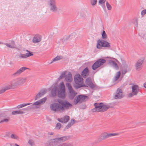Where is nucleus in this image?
<instances>
[{
    "label": "nucleus",
    "mask_w": 146,
    "mask_h": 146,
    "mask_svg": "<svg viewBox=\"0 0 146 146\" xmlns=\"http://www.w3.org/2000/svg\"><path fill=\"white\" fill-rule=\"evenodd\" d=\"M26 51L27 52L25 54L20 53L18 55L17 58L19 60L21 61L23 59L26 58L33 55V54L32 52L27 50H26Z\"/></svg>",
    "instance_id": "obj_14"
},
{
    "label": "nucleus",
    "mask_w": 146,
    "mask_h": 146,
    "mask_svg": "<svg viewBox=\"0 0 146 146\" xmlns=\"http://www.w3.org/2000/svg\"><path fill=\"white\" fill-rule=\"evenodd\" d=\"M0 44H3V43L0 41Z\"/></svg>",
    "instance_id": "obj_55"
},
{
    "label": "nucleus",
    "mask_w": 146,
    "mask_h": 146,
    "mask_svg": "<svg viewBox=\"0 0 146 146\" xmlns=\"http://www.w3.org/2000/svg\"><path fill=\"white\" fill-rule=\"evenodd\" d=\"M50 110L55 112H62V109L63 108L61 106L60 104L59 103H54L51 104L50 105Z\"/></svg>",
    "instance_id": "obj_9"
},
{
    "label": "nucleus",
    "mask_w": 146,
    "mask_h": 146,
    "mask_svg": "<svg viewBox=\"0 0 146 146\" xmlns=\"http://www.w3.org/2000/svg\"><path fill=\"white\" fill-rule=\"evenodd\" d=\"M58 102L60 104L61 106H62L63 108V109L61 110L62 112L64 111L65 110L68 109L72 106V105L67 100H58Z\"/></svg>",
    "instance_id": "obj_8"
},
{
    "label": "nucleus",
    "mask_w": 146,
    "mask_h": 146,
    "mask_svg": "<svg viewBox=\"0 0 146 146\" xmlns=\"http://www.w3.org/2000/svg\"><path fill=\"white\" fill-rule=\"evenodd\" d=\"M143 86L145 88H146V82L144 84Z\"/></svg>",
    "instance_id": "obj_54"
},
{
    "label": "nucleus",
    "mask_w": 146,
    "mask_h": 146,
    "mask_svg": "<svg viewBox=\"0 0 146 146\" xmlns=\"http://www.w3.org/2000/svg\"><path fill=\"white\" fill-rule=\"evenodd\" d=\"M121 75V72L120 71H119L117 72L115 75V76L114 78V80L115 81H116L118 80L120 76Z\"/></svg>",
    "instance_id": "obj_36"
},
{
    "label": "nucleus",
    "mask_w": 146,
    "mask_h": 146,
    "mask_svg": "<svg viewBox=\"0 0 146 146\" xmlns=\"http://www.w3.org/2000/svg\"><path fill=\"white\" fill-rule=\"evenodd\" d=\"M85 82L86 84L92 89L94 88L96 86V84L92 82L91 79L90 77H88L86 79Z\"/></svg>",
    "instance_id": "obj_19"
},
{
    "label": "nucleus",
    "mask_w": 146,
    "mask_h": 146,
    "mask_svg": "<svg viewBox=\"0 0 146 146\" xmlns=\"http://www.w3.org/2000/svg\"><path fill=\"white\" fill-rule=\"evenodd\" d=\"M90 2L91 5L92 6L95 5L97 3V0H90Z\"/></svg>",
    "instance_id": "obj_44"
},
{
    "label": "nucleus",
    "mask_w": 146,
    "mask_h": 146,
    "mask_svg": "<svg viewBox=\"0 0 146 146\" xmlns=\"http://www.w3.org/2000/svg\"><path fill=\"white\" fill-rule=\"evenodd\" d=\"M10 89L13 88L9 82L7 86L5 87L2 88L0 90V94H1L3 93L4 92H5L6 90Z\"/></svg>",
    "instance_id": "obj_23"
},
{
    "label": "nucleus",
    "mask_w": 146,
    "mask_h": 146,
    "mask_svg": "<svg viewBox=\"0 0 146 146\" xmlns=\"http://www.w3.org/2000/svg\"><path fill=\"white\" fill-rule=\"evenodd\" d=\"M31 103H27V104H21L17 106L16 107V108L17 109H20L22 108L23 107H24L25 106H27L31 104Z\"/></svg>",
    "instance_id": "obj_34"
},
{
    "label": "nucleus",
    "mask_w": 146,
    "mask_h": 146,
    "mask_svg": "<svg viewBox=\"0 0 146 146\" xmlns=\"http://www.w3.org/2000/svg\"><path fill=\"white\" fill-rule=\"evenodd\" d=\"M89 72L88 68L86 67L82 72L81 75L83 78H86L89 76Z\"/></svg>",
    "instance_id": "obj_22"
},
{
    "label": "nucleus",
    "mask_w": 146,
    "mask_h": 146,
    "mask_svg": "<svg viewBox=\"0 0 146 146\" xmlns=\"http://www.w3.org/2000/svg\"><path fill=\"white\" fill-rule=\"evenodd\" d=\"M28 143L31 146H33L34 145V143L33 140L30 139L28 141Z\"/></svg>",
    "instance_id": "obj_43"
},
{
    "label": "nucleus",
    "mask_w": 146,
    "mask_h": 146,
    "mask_svg": "<svg viewBox=\"0 0 146 146\" xmlns=\"http://www.w3.org/2000/svg\"><path fill=\"white\" fill-rule=\"evenodd\" d=\"M23 110H26V108H24L23 109Z\"/></svg>",
    "instance_id": "obj_56"
},
{
    "label": "nucleus",
    "mask_w": 146,
    "mask_h": 146,
    "mask_svg": "<svg viewBox=\"0 0 146 146\" xmlns=\"http://www.w3.org/2000/svg\"><path fill=\"white\" fill-rule=\"evenodd\" d=\"M146 14V9H144L143 10L141 13V14L142 17Z\"/></svg>",
    "instance_id": "obj_47"
},
{
    "label": "nucleus",
    "mask_w": 146,
    "mask_h": 146,
    "mask_svg": "<svg viewBox=\"0 0 146 146\" xmlns=\"http://www.w3.org/2000/svg\"><path fill=\"white\" fill-rule=\"evenodd\" d=\"M31 108H32L33 107H31Z\"/></svg>",
    "instance_id": "obj_58"
},
{
    "label": "nucleus",
    "mask_w": 146,
    "mask_h": 146,
    "mask_svg": "<svg viewBox=\"0 0 146 146\" xmlns=\"http://www.w3.org/2000/svg\"><path fill=\"white\" fill-rule=\"evenodd\" d=\"M57 90V88L56 86H54L51 90V94L52 96H56Z\"/></svg>",
    "instance_id": "obj_29"
},
{
    "label": "nucleus",
    "mask_w": 146,
    "mask_h": 146,
    "mask_svg": "<svg viewBox=\"0 0 146 146\" xmlns=\"http://www.w3.org/2000/svg\"><path fill=\"white\" fill-rule=\"evenodd\" d=\"M127 72V69H124L122 70V74L124 75V74Z\"/></svg>",
    "instance_id": "obj_49"
},
{
    "label": "nucleus",
    "mask_w": 146,
    "mask_h": 146,
    "mask_svg": "<svg viewBox=\"0 0 146 146\" xmlns=\"http://www.w3.org/2000/svg\"><path fill=\"white\" fill-rule=\"evenodd\" d=\"M109 62L110 64L116 70L118 69L119 66L114 61L112 60H109Z\"/></svg>",
    "instance_id": "obj_27"
},
{
    "label": "nucleus",
    "mask_w": 146,
    "mask_h": 146,
    "mask_svg": "<svg viewBox=\"0 0 146 146\" xmlns=\"http://www.w3.org/2000/svg\"><path fill=\"white\" fill-rule=\"evenodd\" d=\"M61 127V124L60 123H58L56 125L55 128L57 129H59Z\"/></svg>",
    "instance_id": "obj_42"
},
{
    "label": "nucleus",
    "mask_w": 146,
    "mask_h": 146,
    "mask_svg": "<svg viewBox=\"0 0 146 146\" xmlns=\"http://www.w3.org/2000/svg\"><path fill=\"white\" fill-rule=\"evenodd\" d=\"M65 80L67 82H71L72 80V75L70 72H69L67 75L65 76Z\"/></svg>",
    "instance_id": "obj_26"
},
{
    "label": "nucleus",
    "mask_w": 146,
    "mask_h": 146,
    "mask_svg": "<svg viewBox=\"0 0 146 146\" xmlns=\"http://www.w3.org/2000/svg\"><path fill=\"white\" fill-rule=\"evenodd\" d=\"M24 112L22 110H16L12 112V114L13 115H15L19 114H23Z\"/></svg>",
    "instance_id": "obj_32"
},
{
    "label": "nucleus",
    "mask_w": 146,
    "mask_h": 146,
    "mask_svg": "<svg viewBox=\"0 0 146 146\" xmlns=\"http://www.w3.org/2000/svg\"><path fill=\"white\" fill-rule=\"evenodd\" d=\"M27 80L26 77H19L13 80L10 83L12 88L13 89L18 86H23Z\"/></svg>",
    "instance_id": "obj_2"
},
{
    "label": "nucleus",
    "mask_w": 146,
    "mask_h": 146,
    "mask_svg": "<svg viewBox=\"0 0 146 146\" xmlns=\"http://www.w3.org/2000/svg\"><path fill=\"white\" fill-rule=\"evenodd\" d=\"M47 92V90L44 89L40 91L36 96L35 100H37L44 95Z\"/></svg>",
    "instance_id": "obj_21"
},
{
    "label": "nucleus",
    "mask_w": 146,
    "mask_h": 146,
    "mask_svg": "<svg viewBox=\"0 0 146 146\" xmlns=\"http://www.w3.org/2000/svg\"><path fill=\"white\" fill-rule=\"evenodd\" d=\"M106 0H100L99 2V4H104Z\"/></svg>",
    "instance_id": "obj_48"
},
{
    "label": "nucleus",
    "mask_w": 146,
    "mask_h": 146,
    "mask_svg": "<svg viewBox=\"0 0 146 146\" xmlns=\"http://www.w3.org/2000/svg\"><path fill=\"white\" fill-rule=\"evenodd\" d=\"M66 71H64L61 74V75L58 78V80H59L62 79L65 76V75L66 74Z\"/></svg>",
    "instance_id": "obj_39"
},
{
    "label": "nucleus",
    "mask_w": 146,
    "mask_h": 146,
    "mask_svg": "<svg viewBox=\"0 0 146 146\" xmlns=\"http://www.w3.org/2000/svg\"><path fill=\"white\" fill-rule=\"evenodd\" d=\"M83 79L79 74H76L74 76V81L76 83L74 87L78 89L82 87L87 86L83 83Z\"/></svg>",
    "instance_id": "obj_4"
},
{
    "label": "nucleus",
    "mask_w": 146,
    "mask_h": 146,
    "mask_svg": "<svg viewBox=\"0 0 146 146\" xmlns=\"http://www.w3.org/2000/svg\"><path fill=\"white\" fill-rule=\"evenodd\" d=\"M46 97L34 103L33 106H40L44 104L47 100Z\"/></svg>",
    "instance_id": "obj_20"
},
{
    "label": "nucleus",
    "mask_w": 146,
    "mask_h": 146,
    "mask_svg": "<svg viewBox=\"0 0 146 146\" xmlns=\"http://www.w3.org/2000/svg\"><path fill=\"white\" fill-rule=\"evenodd\" d=\"M123 68L124 69H127L128 68V65L125 63V61L123 62Z\"/></svg>",
    "instance_id": "obj_41"
},
{
    "label": "nucleus",
    "mask_w": 146,
    "mask_h": 146,
    "mask_svg": "<svg viewBox=\"0 0 146 146\" xmlns=\"http://www.w3.org/2000/svg\"><path fill=\"white\" fill-rule=\"evenodd\" d=\"M80 14V16L83 17L85 18L86 17V15L85 13L83 11H81Z\"/></svg>",
    "instance_id": "obj_45"
},
{
    "label": "nucleus",
    "mask_w": 146,
    "mask_h": 146,
    "mask_svg": "<svg viewBox=\"0 0 146 146\" xmlns=\"http://www.w3.org/2000/svg\"><path fill=\"white\" fill-rule=\"evenodd\" d=\"M123 97L122 90L118 88L116 92V93L114 96V98L115 99H120Z\"/></svg>",
    "instance_id": "obj_15"
},
{
    "label": "nucleus",
    "mask_w": 146,
    "mask_h": 146,
    "mask_svg": "<svg viewBox=\"0 0 146 146\" xmlns=\"http://www.w3.org/2000/svg\"><path fill=\"white\" fill-rule=\"evenodd\" d=\"M101 4V6H102V8H103V9H104V11H106V7L104 3L103 4Z\"/></svg>",
    "instance_id": "obj_50"
},
{
    "label": "nucleus",
    "mask_w": 146,
    "mask_h": 146,
    "mask_svg": "<svg viewBox=\"0 0 146 146\" xmlns=\"http://www.w3.org/2000/svg\"><path fill=\"white\" fill-rule=\"evenodd\" d=\"M41 40V36L39 35H35L33 39V42L35 43H37L39 42Z\"/></svg>",
    "instance_id": "obj_24"
},
{
    "label": "nucleus",
    "mask_w": 146,
    "mask_h": 146,
    "mask_svg": "<svg viewBox=\"0 0 146 146\" xmlns=\"http://www.w3.org/2000/svg\"><path fill=\"white\" fill-rule=\"evenodd\" d=\"M110 46V43L106 41L99 40L97 42V47L100 48L102 47L109 48Z\"/></svg>",
    "instance_id": "obj_13"
},
{
    "label": "nucleus",
    "mask_w": 146,
    "mask_h": 146,
    "mask_svg": "<svg viewBox=\"0 0 146 146\" xmlns=\"http://www.w3.org/2000/svg\"><path fill=\"white\" fill-rule=\"evenodd\" d=\"M131 84L132 85L131 86V92L128 94V96L129 98L137 95L140 90L139 87L137 85L134 84L133 83L130 84V85Z\"/></svg>",
    "instance_id": "obj_6"
},
{
    "label": "nucleus",
    "mask_w": 146,
    "mask_h": 146,
    "mask_svg": "<svg viewBox=\"0 0 146 146\" xmlns=\"http://www.w3.org/2000/svg\"><path fill=\"white\" fill-rule=\"evenodd\" d=\"M106 5L107 8L108 10H111L112 9L111 6L107 1L106 2Z\"/></svg>",
    "instance_id": "obj_40"
},
{
    "label": "nucleus",
    "mask_w": 146,
    "mask_h": 146,
    "mask_svg": "<svg viewBox=\"0 0 146 146\" xmlns=\"http://www.w3.org/2000/svg\"><path fill=\"white\" fill-rule=\"evenodd\" d=\"M58 120L62 123H66L69 120V117L68 116H65L61 118H58Z\"/></svg>",
    "instance_id": "obj_25"
},
{
    "label": "nucleus",
    "mask_w": 146,
    "mask_h": 146,
    "mask_svg": "<svg viewBox=\"0 0 146 146\" xmlns=\"http://www.w3.org/2000/svg\"><path fill=\"white\" fill-rule=\"evenodd\" d=\"M66 86L68 87L69 92V97L70 99H73L77 94L72 87L71 84L69 83H66Z\"/></svg>",
    "instance_id": "obj_12"
},
{
    "label": "nucleus",
    "mask_w": 146,
    "mask_h": 146,
    "mask_svg": "<svg viewBox=\"0 0 146 146\" xmlns=\"http://www.w3.org/2000/svg\"><path fill=\"white\" fill-rule=\"evenodd\" d=\"M69 138V136H66L51 139L48 141V143H46V146H54L62 142L68 140Z\"/></svg>",
    "instance_id": "obj_1"
},
{
    "label": "nucleus",
    "mask_w": 146,
    "mask_h": 146,
    "mask_svg": "<svg viewBox=\"0 0 146 146\" xmlns=\"http://www.w3.org/2000/svg\"><path fill=\"white\" fill-rule=\"evenodd\" d=\"M29 69V68L25 67H23L20 68L14 73L12 74L13 76H17L20 75L22 73L26 70Z\"/></svg>",
    "instance_id": "obj_16"
},
{
    "label": "nucleus",
    "mask_w": 146,
    "mask_h": 146,
    "mask_svg": "<svg viewBox=\"0 0 146 146\" xmlns=\"http://www.w3.org/2000/svg\"><path fill=\"white\" fill-rule=\"evenodd\" d=\"M12 44L10 45L9 44L7 43H3L4 44L6 45L9 48H15V47L14 46L15 42L13 41H12L11 42Z\"/></svg>",
    "instance_id": "obj_33"
},
{
    "label": "nucleus",
    "mask_w": 146,
    "mask_h": 146,
    "mask_svg": "<svg viewBox=\"0 0 146 146\" xmlns=\"http://www.w3.org/2000/svg\"><path fill=\"white\" fill-rule=\"evenodd\" d=\"M106 62V60L105 59H99L93 64L92 68L93 70H95Z\"/></svg>",
    "instance_id": "obj_11"
},
{
    "label": "nucleus",
    "mask_w": 146,
    "mask_h": 146,
    "mask_svg": "<svg viewBox=\"0 0 146 146\" xmlns=\"http://www.w3.org/2000/svg\"><path fill=\"white\" fill-rule=\"evenodd\" d=\"M135 22H134V24L135 23H136V26L137 27V25H138V23H137V19H135Z\"/></svg>",
    "instance_id": "obj_53"
},
{
    "label": "nucleus",
    "mask_w": 146,
    "mask_h": 146,
    "mask_svg": "<svg viewBox=\"0 0 146 146\" xmlns=\"http://www.w3.org/2000/svg\"><path fill=\"white\" fill-rule=\"evenodd\" d=\"M6 135L7 137L11 139L17 140H18L19 139V137L16 134L13 132H8L7 133Z\"/></svg>",
    "instance_id": "obj_17"
},
{
    "label": "nucleus",
    "mask_w": 146,
    "mask_h": 146,
    "mask_svg": "<svg viewBox=\"0 0 146 146\" xmlns=\"http://www.w3.org/2000/svg\"><path fill=\"white\" fill-rule=\"evenodd\" d=\"M48 4L50 11L54 13L58 11V8L56 4V0H48Z\"/></svg>",
    "instance_id": "obj_7"
},
{
    "label": "nucleus",
    "mask_w": 146,
    "mask_h": 146,
    "mask_svg": "<svg viewBox=\"0 0 146 146\" xmlns=\"http://www.w3.org/2000/svg\"><path fill=\"white\" fill-rule=\"evenodd\" d=\"M9 118L5 119L2 120L0 122L1 123H3L4 122H7L9 121Z\"/></svg>",
    "instance_id": "obj_46"
},
{
    "label": "nucleus",
    "mask_w": 146,
    "mask_h": 146,
    "mask_svg": "<svg viewBox=\"0 0 146 146\" xmlns=\"http://www.w3.org/2000/svg\"><path fill=\"white\" fill-rule=\"evenodd\" d=\"M54 134V133L52 132H49L48 133V135H53Z\"/></svg>",
    "instance_id": "obj_51"
},
{
    "label": "nucleus",
    "mask_w": 146,
    "mask_h": 146,
    "mask_svg": "<svg viewBox=\"0 0 146 146\" xmlns=\"http://www.w3.org/2000/svg\"><path fill=\"white\" fill-rule=\"evenodd\" d=\"M94 105L95 108L92 110L93 112H104L107 110L110 107L108 105H105L103 103H95Z\"/></svg>",
    "instance_id": "obj_3"
},
{
    "label": "nucleus",
    "mask_w": 146,
    "mask_h": 146,
    "mask_svg": "<svg viewBox=\"0 0 146 146\" xmlns=\"http://www.w3.org/2000/svg\"><path fill=\"white\" fill-rule=\"evenodd\" d=\"M74 120H71L70 123H69L68 125L65 127V129H67L70 127L74 123Z\"/></svg>",
    "instance_id": "obj_35"
},
{
    "label": "nucleus",
    "mask_w": 146,
    "mask_h": 146,
    "mask_svg": "<svg viewBox=\"0 0 146 146\" xmlns=\"http://www.w3.org/2000/svg\"><path fill=\"white\" fill-rule=\"evenodd\" d=\"M102 39H106L107 38V35L104 30H103V32L102 33Z\"/></svg>",
    "instance_id": "obj_38"
},
{
    "label": "nucleus",
    "mask_w": 146,
    "mask_h": 146,
    "mask_svg": "<svg viewBox=\"0 0 146 146\" xmlns=\"http://www.w3.org/2000/svg\"><path fill=\"white\" fill-rule=\"evenodd\" d=\"M63 58V56H57L54 58L52 60L50 63V64H52L53 62L58 61Z\"/></svg>",
    "instance_id": "obj_30"
},
{
    "label": "nucleus",
    "mask_w": 146,
    "mask_h": 146,
    "mask_svg": "<svg viewBox=\"0 0 146 146\" xmlns=\"http://www.w3.org/2000/svg\"><path fill=\"white\" fill-rule=\"evenodd\" d=\"M58 91L65 90V86L63 82L60 83L58 86Z\"/></svg>",
    "instance_id": "obj_31"
},
{
    "label": "nucleus",
    "mask_w": 146,
    "mask_h": 146,
    "mask_svg": "<svg viewBox=\"0 0 146 146\" xmlns=\"http://www.w3.org/2000/svg\"><path fill=\"white\" fill-rule=\"evenodd\" d=\"M10 145H11V144H10Z\"/></svg>",
    "instance_id": "obj_57"
},
{
    "label": "nucleus",
    "mask_w": 146,
    "mask_h": 146,
    "mask_svg": "<svg viewBox=\"0 0 146 146\" xmlns=\"http://www.w3.org/2000/svg\"><path fill=\"white\" fill-rule=\"evenodd\" d=\"M57 146H73V145L72 143L68 142L60 144Z\"/></svg>",
    "instance_id": "obj_37"
},
{
    "label": "nucleus",
    "mask_w": 146,
    "mask_h": 146,
    "mask_svg": "<svg viewBox=\"0 0 146 146\" xmlns=\"http://www.w3.org/2000/svg\"><path fill=\"white\" fill-rule=\"evenodd\" d=\"M144 61L143 58L139 59L135 64L136 69L137 70H140L141 69L142 64Z\"/></svg>",
    "instance_id": "obj_18"
},
{
    "label": "nucleus",
    "mask_w": 146,
    "mask_h": 146,
    "mask_svg": "<svg viewBox=\"0 0 146 146\" xmlns=\"http://www.w3.org/2000/svg\"><path fill=\"white\" fill-rule=\"evenodd\" d=\"M119 134L118 133H109L107 132H104L101 134L98 138V140L99 142H100L108 138L117 136Z\"/></svg>",
    "instance_id": "obj_5"
},
{
    "label": "nucleus",
    "mask_w": 146,
    "mask_h": 146,
    "mask_svg": "<svg viewBox=\"0 0 146 146\" xmlns=\"http://www.w3.org/2000/svg\"><path fill=\"white\" fill-rule=\"evenodd\" d=\"M9 64L10 65L12 66L14 65V63L12 61H10L9 62Z\"/></svg>",
    "instance_id": "obj_52"
},
{
    "label": "nucleus",
    "mask_w": 146,
    "mask_h": 146,
    "mask_svg": "<svg viewBox=\"0 0 146 146\" xmlns=\"http://www.w3.org/2000/svg\"><path fill=\"white\" fill-rule=\"evenodd\" d=\"M87 96L85 95H79L77 96L74 99V104L76 105L77 104L80 103L85 101V100L88 98Z\"/></svg>",
    "instance_id": "obj_10"
},
{
    "label": "nucleus",
    "mask_w": 146,
    "mask_h": 146,
    "mask_svg": "<svg viewBox=\"0 0 146 146\" xmlns=\"http://www.w3.org/2000/svg\"><path fill=\"white\" fill-rule=\"evenodd\" d=\"M65 90L58 91V95L59 97L64 98L66 96Z\"/></svg>",
    "instance_id": "obj_28"
}]
</instances>
